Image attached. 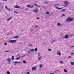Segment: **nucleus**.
<instances>
[{"mask_svg": "<svg viewBox=\"0 0 74 74\" xmlns=\"http://www.w3.org/2000/svg\"><path fill=\"white\" fill-rule=\"evenodd\" d=\"M16 41V40H11L8 41L9 43H14Z\"/></svg>", "mask_w": 74, "mask_h": 74, "instance_id": "obj_1", "label": "nucleus"}, {"mask_svg": "<svg viewBox=\"0 0 74 74\" xmlns=\"http://www.w3.org/2000/svg\"><path fill=\"white\" fill-rule=\"evenodd\" d=\"M6 60L8 61V64H10V63H11V59L10 58H8V59H6Z\"/></svg>", "mask_w": 74, "mask_h": 74, "instance_id": "obj_2", "label": "nucleus"}, {"mask_svg": "<svg viewBox=\"0 0 74 74\" xmlns=\"http://www.w3.org/2000/svg\"><path fill=\"white\" fill-rule=\"evenodd\" d=\"M34 5V6H35V7H40L36 3Z\"/></svg>", "mask_w": 74, "mask_h": 74, "instance_id": "obj_3", "label": "nucleus"}, {"mask_svg": "<svg viewBox=\"0 0 74 74\" xmlns=\"http://www.w3.org/2000/svg\"><path fill=\"white\" fill-rule=\"evenodd\" d=\"M14 8H20V6H18V5H16V6H14Z\"/></svg>", "mask_w": 74, "mask_h": 74, "instance_id": "obj_4", "label": "nucleus"}, {"mask_svg": "<svg viewBox=\"0 0 74 74\" xmlns=\"http://www.w3.org/2000/svg\"><path fill=\"white\" fill-rule=\"evenodd\" d=\"M57 55H59L60 56H61V53H60V51H58V52L57 53Z\"/></svg>", "mask_w": 74, "mask_h": 74, "instance_id": "obj_5", "label": "nucleus"}, {"mask_svg": "<svg viewBox=\"0 0 74 74\" xmlns=\"http://www.w3.org/2000/svg\"><path fill=\"white\" fill-rule=\"evenodd\" d=\"M14 63H15V64H16L17 63H21V62L18 61H15L13 62Z\"/></svg>", "mask_w": 74, "mask_h": 74, "instance_id": "obj_6", "label": "nucleus"}, {"mask_svg": "<svg viewBox=\"0 0 74 74\" xmlns=\"http://www.w3.org/2000/svg\"><path fill=\"white\" fill-rule=\"evenodd\" d=\"M70 19V17H68L66 19V21L68 22H69Z\"/></svg>", "mask_w": 74, "mask_h": 74, "instance_id": "obj_7", "label": "nucleus"}, {"mask_svg": "<svg viewBox=\"0 0 74 74\" xmlns=\"http://www.w3.org/2000/svg\"><path fill=\"white\" fill-rule=\"evenodd\" d=\"M64 3L65 5H67V4H68V2H67V1H65L64 2Z\"/></svg>", "mask_w": 74, "mask_h": 74, "instance_id": "obj_8", "label": "nucleus"}, {"mask_svg": "<svg viewBox=\"0 0 74 74\" xmlns=\"http://www.w3.org/2000/svg\"><path fill=\"white\" fill-rule=\"evenodd\" d=\"M56 8L57 10H61V9H62V8H63L62 7V8H60L58 7H56Z\"/></svg>", "mask_w": 74, "mask_h": 74, "instance_id": "obj_9", "label": "nucleus"}, {"mask_svg": "<svg viewBox=\"0 0 74 74\" xmlns=\"http://www.w3.org/2000/svg\"><path fill=\"white\" fill-rule=\"evenodd\" d=\"M32 70H34V71H35V70H36V68L35 67H33L32 68Z\"/></svg>", "mask_w": 74, "mask_h": 74, "instance_id": "obj_10", "label": "nucleus"}, {"mask_svg": "<svg viewBox=\"0 0 74 74\" xmlns=\"http://www.w3.org/2000/svg\"><path fill=\"white\" fill-rule=\"evenodd\" d=\"M68 35L66 34L65 35V37L64 38H68Z\"/></svg>", "mask_w": 74, "mask_h": 74, "instance_id": "obj_11", "label": "nucleus"}, {"mask_svg": "<svg viewBox=\"0 0 74 74\" xmlns=\"http://www.w3.org/2000/svg\"><path fill=\"white\" fill-rule=\"evenodd\" d=\"M19 37V36H17L14 37L13 38H18Z\"/></svg>", "mask_w": 74, "mask_h": 74, "instance_id": "obj_12", "label": "nucleus"}, {"mask_svg": "<svg viewBox=\"0 0 74 74\" xmlns=\"http://www.w3.org/2000/svg\"><path fill=\"white\" fill-rule=\"evenodd\" d=\"M68 59H70L72 58V57L71 56H68Z\"/></svg>", "mask_w": 74, "mask_h": 74, "instance_id": "obj_13", "label": "nucleus"}, {"mask_svg": "<svg viewBox=\"0 0 74 74\" xmlns=\"http://www.w3.org/2000/svg\"><path fill=\"white\" fill-rule=\"evenodd\" d=\"M5 8L7 10H8V11H10V9H8L7 7L5 6Z\"/></svg>", "mask_w": 74, "mask_h": 74, "instance_id": "obj_14", "label": "nucleus"}, {"mask_svg": "<svg viewBox=\"0 0 74 74\" xmlns=\"http://www.w3.org/2000/svg\"><path fill=\"white\" fill-rule=\"evenodd\" d=\"M12 19V17L10 18L7 19V21H10V19Z\"/></svg>", "mask_w": 74, "mask_h": 74, "instance_id": "obj_15", "label": "nucleus"}, {"mask_svg": "<svg viewBox=\"0 0 74 74\" xmlns=\"http://www.w3.org/2000/svg\"><path fill=\"white\" fill-rule=\"evenodd\" d=\"M15 58V56H13L12 57V60H14V58Z\"/></svg>", "mask_w": 74, "mask_h": 74, "instance_id": "obj_16", "label": "nucleus"}, {"mask_svg": "<svg viewBox=\"0 0 74 74\" xmlns=\"http://www.w3.org/2000/svg\"><path fill=\"white\" fill-rule=\"evenodd\" d=\"M35 12H38V9L37 8H36V9H35Z\"/></svg>", "mask_w": 74, "mask_h": 74, "instance_id": "obj_17", "label": "nucleus"}, {"mask_svg": "<svg viewBox=\"0 0 74 74\" xmlns=\"http://www.w3.org/2000/svg\"><path fill=\"white\" fill-rule=\"evenodd\" d=\"M64 71L65 73H67V71L66 69H64Z\"/></svg>", "mask_w": 74, "mask_h": 74, "instance_id": "obj_18", "label": "nucleus"}, {"mask_svg": "<svg viewBox=\"0 0 74 74\" xmlns=\"http://www.w3.org/2000/svg\"><path fill=\"white\" fill-rule=\"evenodd\" d=\"M48 2L47 1L45 2H44V4H48Z\"/></svg>", "mask_w": 74, "mask_h": 74, "instance_id": "obj_19", "label": "nucleus"}, {"mask_svg": "<svg viewBox=\"0 0 74 74\" xmlns=\"http://www.w3.org/2000/svg\"><path fill=\"white\" fill-rule=\"evenodd\" d=\"M26 6L27 7H29V8H30V5H26Z\"/></svg>", "mask_w": 74, "mask_h": 74, "instance_id": "obj_20", "label": "nucleus"}, {"mask_svg": "<svg viewBox=\"0 0 74 74\" xmlns=\"http://www.w3.org/2000/svg\"><path fill=\"white\" fill-rule=\"evenodd\" d=\"M37 48H35L34 49V51H35V52H37Z\"/></svg>", "mask_w": 74, "mask_h": 74, "instance_id": "obj_21", "label": "nucleus"}, {"mask_svg": "<svg viewBox=\"0 0 74 74\" xmlns=\"http://www.w3.org/2000/svg\"><path fill=\"white\" fill-rule=\"evenodd\" d=\"M73 19L72 18H70V20H69V22H72V21H73Z\"/></svg>", "mask_w": 74, "mask_h": 74, "instance_id": "obj_22", "label": "nucleus"}, {"mask_svg": "<svg viewBox=\"0 0 74 74\" xmlns=\"http://www.w3.org/2000/svg\"><path fill=\"white\" fill-rule=\"evenodd\" d=\"M71 64L72 65H74V62H71Z\"/></svg>", "mask_w": 74, "mask_h": 74, "instance_id": "obj_23", "label": "nucleus"}, {"mask_svg": "<svg viewBox=\"0 0 74 74\" xmlns=\"http://www.w3.org/2000/svg\"><path fill=\"white\" fill-rule=\"evenodd\" d=\"M21 59V57L16 58V60H18V59Z\"/></svg>", "mask_w": 74, "mask_h": 74, "instance_id": "obj_24", "label": "nucleus"}, {"mask_svg": "<svg viewBox=\"0 0 74 74\" xmlns=\"http://www.w3.org/2000/svg\"><path fill=\"white\" fill-rule=\"evenodd\" d=\"M34 51V49H31L30 50V51L32 52V51Z\"/></svg>", "mask_w": 74, "mask_h": 74, "instance_id": "obj_25", "label": "nucleus"}, {"mask_svg": "<svg viewBox=\"0 0 74 74\" xmlns=\"http://www.w3.org/2000/svg\"><path fill=\"white\" fill-rule=\"evenodd\" d=\"M23 63L26 64V61H23Z\"/></svg>", "mask_w": 74, "mask_h": 74, "instance_id": "obj_26", "label": "nucleus"}, {"mask_svg": "<svg viewBox=\"0 0 74 74\" xmlns=\"http://www.w3.org/2000/svg\"><path fill=\"white\" fill-rule=\"evenodd\" d=\"M41 58L40 57H39L38 58V60H41Z\"/></svg>", "mask_w": 74, "mask_h": 74, "instance_id": "obj_27", "label": "nucleus"}, {"mask_svg": "<svg viewBox=\"0 0 74 74\" xmlns=\"http://www.w3.org/2000/svg\"><path fill=\"white\" fill-rule=\"evenodd\" d=\"M10 71H7V74H10Z\"/></svg>", "mask_w": 74, "mask_h": 74, "instance_id": "obj_28", "label": "nucleus"}, {"mask_svg": "<svg viewBox=\"0 0 74 74\" xmlns=\"http://www.w3.org/2000/svg\"><path fill=\"white\" fill-rule=\"evenodd\" d=\"M74 45H73L71 46V48H74Z\"/></svg>", "mask_w": 74, "mask_h": 74, "instance_id": "obj_29", "label": "nucleus"}, {"mask_svg": "<svg viewBox=\"0 0 74 74\" xmlns=\"http://www.w3.org/2000/svg\"><path fill=\"white\" fill-rule=\"evenodd\" d=\"M34 6L33 5H32L31 6H30V8H33Z\"/></svg>", "mask_w": 74, "mask_h": 74, "instance_id": "obj_30", "label": "nucleus"}, {"mask_svg": "<svg viewBox=\"0 0 74 74\" xmlns=\"http://www.w3.org/2000/svg\"><path fill=\"white\" fill-rule=\"evenodd\" d=\"M48 50L49 51H51V50H52V49H48Z\"/></svg>", "mask_w": 74, "mask_h": 74, "instance_id": "obj_31", "label": "nucleus"}, {"mask_svg": "<svg viewBox=\"0 0 74 74\" xmlns=\"http://www.w3.org/2000/svg\"><path fill=\"white\" fill-rule=\"evenodd\" d=\"M49 13V12H46V14L47 15H48V14Z\"/></svg>", "mask_w": 74, "mask_h": 74, "instance_id": "obj_32", "label": "nucleus"}, {"mask_svg": "<svg viewBox=\"0 0 74 74\" xmlns=\"http://www.w3.org/2000/svg\"><path fill=\"white\" fill-rule=\"evenodd\" d=\"M60 23H58V24H57V26H60Z\"/></svg>", "mask_w": 74, "mask_h": 74, "instance_id": "obj_33", "label": "nucleus"}, {"mask_svg": "<svg viewBox=\"0 0 74 74\" xmlns=\"http://www.w3.org/2000/svg\"><path fill=\"white\" fill-rule=\"evenodd\" d=\"M32 45L31 44H30L29 45V47H31L32 46Z\"/></svg>", "mask_w": 74, "mask_h": 74, "instance_id": "obj_34", "label": "nucleus"}, {"mask_svg": "<svg viewBox=\"0 0 74 74\" xmlns=\"http://www.w3.org/2000/svg\"><path fill=\"white\" fill-rule=\"evenodd\" d=\"M65 10H66V9H63V10H61V11H65Z\"/></svg>", "mask_w": 74, "mask_h": 74, "instance_id": "obj_35", "label": "nucleus"}, {"mask_svg": "<svg viewBox=\"0 0 74 74\" xmlns=\"http://www.w3.org/2000/svg\"><path fill=\"white\" fill-rule=\"evenodd\" d=\"M60 64H62L63 63V61H61L60 62Z\"/></svg>", "mask_w": 74, "mask_h": 74, "instance_id": "obj_36", "label": "nucleus"}, {"mask_svg": "<svg viewBox=\"0 0 74 74\" xmlns=\"http://www.w3.org/2000/svg\"><path fill=\"white\" fill-rule=\"evenodd\" d=\"M65 16V15L64 14H63L61 16V17H63V16Z\"/></svg>", "mask_w": 74, "mask_h": 74, "instance_id": "obj_37", "label": "nucleus"}, {"mask_svg": "<svg viewBox=\"0 0 74 74\" xmlns=\"http://www.w3.org/2000/svg\"><path fill=\"white\" fill-rule=\"evenodd\" d=\"M39 67L40 68H41V67H42V65H40L39 66Z\"/></svg>", "mask_w": 74, "mask_h": 74, "instance_id": "obj_38", "label": "nucleus"}, {"mask_svg": "<svg viewBox=\"0 0 74 74\" xmlns=\"http://www.w3.org/2000/svg\"><path fill=\"white\" fill-rule=\"evenodd\" d=\"M14 13H15V14H16L17 13H18V12H16V11H14Z\"/></svg>", "mask_w": 74, "mask_h": 74, "instance_id": "obj_39", "label": "nucleus"}, {"mask_svg": "<svg viewBox=\"0 0 74 74\" xmlns=\"http://www.w3.org/2000/svg\"><path fill=\"white\" fill-rule=\"evenodd\" d=\"M10 52V51H5V52L7 53V52Z\"/></svg>", "mask_w": 74, "mask_h": 74, "instance_id": "obj_40", "label": "nucleus"}, {"mask_svg": "<svg viewBox=\"0 0 74 74\" xmlns=\"http://www.w3.org/2000/svg\"><path fill=\"white\" fill-rule=\"evenodd\" d=\"M74 55V53L72 52L71 53V55H72V56H73V55Z\"/></svg>", "mask_w": 74, "mask_h": 74, "instance_id": "obj_41", "label": "nucleus"}, {"mask_svg": "<svg viewBox=\"0 0 74 74\" xmlns=\"http://www.w3.org/2000/svg\"><path fill=\"white\" fill-rule=\"evenodd\" d=\"M40 55H41V54L40 53H39L38 54V56H40Z\"/></svg>", "mask_w": 74, "mask_h": 74, "instance_id": "obj_42", "label": "nucleus"}, {"mask_svg": "<svg viewBox=\"0 0 74 74\" xmlns=\"http://www.w3.org/2000/svg\"><path fill=\"white\" fill-rule=\"evenodd\" d=\"M43 8H44V9H45V6L43 7Z\"/></svg>", "mask_w": 74, "mask_h": 74, "instance_id": "obj_43", "label": "nucleus"}, {"mask_svg": "<svg viewBox=\"0 0 74 74\" xmlns=\"http://www.w3.org/2000/svg\"><path fill=\"white\" fill-rule=\"evenodd\" d=\"M35 27L36 28L38 27V25H36L35 26Z\"/></svg>", "mask_w": 74, "mask_h": 74, "instance_id": "obj_44", "label": "nucleus"}, {"mask_svg": "<svg viewBox=\"0 0 74 74\" xmlns=\"http://www.w3.org/2000/svg\"><path fill=\"white\" fill-rule=\"evenodd\" d=\"M27 74H30V72H27Z\"/></svg>", "mask_w": 74, "mask_h": 74, "instance_id": "obj_45", "label": "nucleus"}, {"mask_svg": "<svg viewBox=\"0 0 74 74\" xmlns=\"http://www.w3.org/2000/svg\"><path fill=\"white\" fill-rule=\"evenodd\" d=\"M36 19H40V18H38V17Z\"/></svg>", "mask_w": 74, "mask_h": 74, "instance_id": "obj_46", "label": "nucleus"}, {"mask_svg": "<svg viewBox=\"0 0 74 74\" xmlns=\"http://www.w3.org/2000/svg\"><path fill=\"white\" fill-rule=\"evenodd\" d=\"M28 53H30V52L29 51H28Z\"/></svg>", "mask_w": 74, "mask_h": 74, "instance_id": "obj_47", "label": "nucleus"}, {"mask_svg": "<svg viewBox=\"0 0 74 74\" xmlns=\"http://www.w3.org/2000/svg\"><path fill=\"white\" fill-rule=\"evenodd\" d=\"M27 10H28V9H25V11H27Z\"/></svg>", "mask_w": 74, "mask_h": 74, "instance_id": "obj_48", "label": "nucleus"}, {"mask_svg": "<svg viewBox=\"0 0 74 74\" xmlns=\"http://www.w3.org/2000/svg\"><path fill=\"white\" fill-rule=\"evenodd\" d=\"M23 8H25L23 7L21 8V9H23Z\"/></svg>", "mask_w": 74, "mask_h": 74, "instance_id": "obj_49", "label": "nucleus"}, {"mask_svg": "<svg viewBox=\"0 0 74 74\" xmlns=\"http://www.w3.org/2000/svg\"><path fill=\"white\" fill-rule=\"evenodd\" d=\"M7 44L6 43H4V45H7Z\"/></svg>", "mask_w": 74, "mask_h": 74, "instance_id": "obj_50", "label": "nucleus"}, {"mask_svg": "<svg viewBox=\"0 0 74 74\" xmlns=\"http://www.w3.org/2000/svg\"><path fill=\"white\" fill-rule=\"evenodd\" d=\"M23 56H25V55H24L23 56H22L21 57L22 58L23 57Z\"/></svg>", "mask_w": 74, "mask_h": 74, "instance_id": "obj_51", "label": "nucleus"}, {"mask_svg": "<svg viewBox=\"0 0 74 74\" xmlns=\"http://www.w3.org/2000/svg\"><path fill=\"white\" fill-rule=\"evenodd\" d=\"M63 6H64V7H66V5H63Z\"/></svg>", "mask_w": 74, "mask_h": 74, "instance_id": "obj_52", "label": "nucleus"}, {"mask_svg": "<svg viewBox=\"0 0 74 74\" xmlns=\"http://www.w3.org/2000/svg\"><path fill=\"white\" fill-rule=\"evenodd\" d=\"M49 74H54V73H49Z\"/></svg>", "mask_w": 74, "mask_h": 74, "instance_id": "obj_53", "label": "nucleus"}, {"mask_svg": "<svg viewBox=\"0 0 74 74\" xmlns=\"http://www.w3.org/2000/svg\"><path fill=\"white\" fill-rule=\"evenodd\" d=\"M3 1H7V0H3Z\"/></svg>", "mask_w": 74, "mask_h": 74, "instance_id": "obj_54", "label": "nucleus"}, {"mask_svg": "<svg viewBox=\"0 0 74 74\" xmlns=\"http://www.w3.org/2000/svg\"><path fill=\"white\" fill-rule=\"evenodd\" d=\"M58 71V70H56V71Z\"/></svg>", "mask_w": 74, "mask_h": 74, "instance_id": "obj_55", "label": "nucleus"}, {"mask_svg": "<svg viewBox=\"0 0 74 74\" xmlns=\"http://www.w3.org/2000/svg\"><path fill=\"white\" fill-rule=\"evenodd\" d=\"M48 32H49V31H48Z\"/></svg>", "mask_w": 74, "mask_h": 74, "instance_id": "obj_56", "label": "nucleus"}, {"mask_svg": "<svg viewBox=\"0 0 74 74\" xmlns=\"http://www.w3.org/2000/svg\"><path fill=\"white\" fill-rule=\"evenodd\" d=\"M56 5H57V4H56Z\"/></svg>", "mask_w": 74, "mask_h": 74, "instance_id": "obj_57", "label": "nucleus"}]
</instances>
